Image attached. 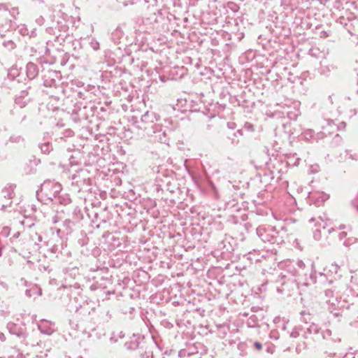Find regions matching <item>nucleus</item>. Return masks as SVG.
Returning a JSON list of instances; mask_svg holds the SVG:
<instances>
[{
	"label": "nucleus",
	"instance_id": "nucleus-1",
	"mask_svg": "<svg viewBox=\"0 0 358 358\" xmlns=\"http://www.w3.org/2000/svg\"><path fill=\"white\" fill-rule=\"evenodd\" d=\"M339 287L334 285L331 288L325 290V296L327 298V303L328 306V310L335 317L341 315L340 310L343 306L341 301L338 299L339 298Z\"/></svg>",
	"mask_w": 358,
	"mask_h": 358
},
{
	"label": "nucleus",
	"instance_id": "nucleus-2",
	"mask_svg": "<svg viewBox=\"0 0 358 358\" xmlns=\"http://www.w3.org/2000/svg\"><path fill=\"white\" fill-rule=\"evenodd\" d=\"M257 234L264 243L278 245L284 241L283 236L280 234V232L276 230L275 227L266 229L259 227L257 229Z\"/></svg>",
	"mask_w": 358,
	"mask_h": 358
},
{
	"label": "nucleus",
	"instance_id": "nucleus-3",
	"mask_svg": "<svg viewBox=\"0 0 358 358\" xmlns=\"http://www.w3.org/2000/svg\"><path fill=\"white\" fill-rule=\"evenodd\" d=\"M62 190V186L59 182L47 180L45 181L41 188V193L48 200L53 201L56 199Z\"/></svg>",
	"mask_w": 358,
	"mask_h": 358
},
{
	"label": "nucleus",
	"instance_id": "nucleus-4",
	"mask_svg": "<svg viewBox=\"0 0 358 358\" xmlns=\"http://www.w3.org/2000/svg\"><path fill=\"white\" fill-rule=\"evenodd\" d=\"M42 334L51 335L55 331V324L47 320H42L38 325Z\"/></svg>",
	"mask_w": 358,
	"mask_h": 358
},
{
	"label": "nucleus",
	"instance_id": "nucleus-5",
	"mask_svg": "<svg viewBox=\"0 0 358 358\" xmlns=\"http://www.w3.org/2000/svg\"><path fill=\"white\" fill-rule=\"evenodd\" d=\"M160 117L155 112L147 111L142 117L141 122L145 124H150L157 122Z\"/></svg>",
	"mask_w": 358,
	"mask_h": 358
},
{
	"label": "nucleus",
	"instance_id": "nucleus-6",
	"mask_svg": "<svg viewBox=\"0 0 358 358\" xmlns=\"http://www.w3.org/2000/svg\"><path fill=\"white\" fill-rule=\"evenodd\" d=\"M26 69L27 76L29 79H34L38 76V69L35 64L32 62H29L27 64Z\"/></svg>",
	"mask_w": 358,
	"mask_h": 358
},
{
	"label": "nucleus",
	"instance_id": "nucleus-7",
	"mask_svg": "<svg viewBox=\"0 0 358 358\" xmlns=\"http://www.w3.org/2000/svg\"><path fill=\"white\" fill-rule=\"evenodd\" d=\"M154 130L153 133L156 134L155 138L158 139L159 141L162 143H166V134L165 131H162V126L159 124H154Z\"/></svg>",
	"mask_w": 358,
	"mask_h": 358
},
{
	"label": "nucleus",
	"instance_id": "nucleus-8",
	"mask_svg": "<svg viewBox=\"0 0 358 358\" xmlns=\"http://www.w3.org/2000/svg\"><path fill=\"white\" fill-rule=\"evenodd\" d=\"M322 334L324 339H330L335 343L341 342V338L336 333H333L330 329L324 330Z\"/></svg>",
	"mask_w": 358,
	"mask_h": 358
},
{
	"label": "nucleus",
	"instance_id": "nucleus-9",
	"mask_svg": "<svg viewBox=\"0 0 358 358\" xmlns=\"http://www.w3.org/2000/svg\"><path fill=\"white\" fill-rule=\"evenodd\" d=\"M7 327L10 334H15L19 337L22 335V330L18 328L15 324L10 322L8 324Z\"/></svg>",
	"mask_w": 358,
	"mask_h": 358
},
{
	"label": "nucleus",
	"instance_id": "nucleus-10",
	"mask_svg": "<svg viewBox=\"0 0 358 358\" xmlns=\"http://www.w3.org/2000/svg\"><path fill=\"white\" fill-rule=\"evenodd\" d=\"M25 294L27 296L31 297L34 295L41 296L42 290L40 287L34 285L31 287L30 289H27L25 292Z\"/></svg>",
	"mask_w": 358,
	"mask_h": 358
},
{
	"label": "nucleus",
	"instance_id": "nucleus-11",
	"mask_svg": "<svg viewBox=\"0 0 358 358\" xmlns=\"http://www.w3.org/2000/svg\"><path fill=\"white\" fill-rule=\"evenodd\" d=\"M320 331V329L315 324H312L308 328L307 331L304 333L303 337L305 338H308V334H317Z\"/></svg>",
	"mask_w": 358,
	"mask_h": 358
},
{
	"label": "nucleus",
	"instance_id": "nucleus-12",
	"mask_svg": "<svg viewBox=\"0 0 358 358\" xmlns=\"http://www.w3.org/2000/svg\"><path fill=\"white\" fill-rule=\"evenodd\" d=\"M329 199V196L326 194L321 193L318 198L315 197L314 195L310 196V199L315 201L316 205H320Z\"/></svg>",
	"mask_w": 358,
	"mask_h": 358
},
{
	"label": "nucleus",
	"instance_id": "nucleus-13",
	"mask_svg": "<svg viewBox=\"0 0 358 358\" xmlns=\"http://www.w3.org/2000/svg\"><path fill=\"white\" fill-rule=\"evenodd\" d=\"M243 136L242 130L238 129L236 132L233 133L232 135L229 136V138L231 140V143L236 145L239 143V137Z\"/></svg>",
	"mask_w": 358,
	"mask_h": 358
},
{
	"label": "nucleus",
	"instance_id": "nucleus-14",
	"mask_svg": "<svg viewBox=\"0 0 358 358\" xmlns=\"http://www.w3.org/2000/svg\"><path fill=\"white\" fill-rule=\"evenodd\" d=\"M0 9H3L5 10H8L10 15L12 17H13L14 18H15V16L19 14V11H18V8H17L13 7V8H11L10 9H8V6L6 5V4H1L0 5Z\"/></svg>",
	"mask_w": 358,
	"mask_h": 358
},
{
	"label": "nucleus",
	"instance_id": "nucleus-15",
	"mask_svg": "<svg viewBox=\"0 0 358 358\" xmlns=\"http://www.w3.org/2000/svg\"><path fill=\"white\" fill-rule=\"evenodd\" d=\"M6 195L8 196V199H7L6 202L0 203V210H4L7 206H8L11 204L10 199H12V196H13V192H9L8 190H6Z\"/></svg>",
	"mask_w": 358,
	"mask_h": 358
},
{
	"label": "nucleus",
	"instance_id": "nucleus-16",
	"mask_svg": "<svg viewBox=\"0 0 358 358\" xmlns=\"http://www.w3.org/2000/svg\"><path fill=\"white\" fill-rule=\"evenodd\" d=\"M40 148L41 151L45 154L50 153V152L52 150V145L48 142L41 144Z\"/></svg>",
	"mask_w": 358,
	"mask_h": 358
},
{
	"label": "nucleus",
	"instance_id": "nucleus-17",
	"mask_svg": "<svg viewBox=\"0 0 358 358\" xmlns=\"http://www.w3.org/2000/svg\"><path fill=\"white\" fill-rule=\"evenodd\" d=\"M3 45L9 50H13L16 48L15 43L11 40L3 41Z\"/></svg>",
	"mask_w": 358,
	"mask_h": 358
},
{
	"label": "nucleus",
	"instance_id": "nucleus-18",
	"mask_svg": "<svg viewBox=\"0 0 358 358\" xmlns=\"http://www.w3.org/2000/svg\"><path fill=\"white\" fill-rule=\"evenodd\" d=\"M339 268L340 266L338 265L336 262H334L329 266V272L337 274Z\"/></svg>",
	"mask_w": 358,
	"mask_h": 358
},
{
	"label": "nucleus",
	"instance_id": "nucleus-19",
	"mask_svg": "<svg viewBox=\"0 0 358 358\" xmlns=\"http://www.w3.org/2000/svg\"><path fill=\"white\" fill-rule=\"evenodd\" d=\"M301 330V329L299 327H294L292 330V331L290 333V336L292 338H297V337H299L300 336Z\"/></svg>",
	"mask_w": 358,
	"mask_h": 358
},
{
	"label": "nucleus",
	"instance_id": "nucleus-20",
	"mask_svg": "<svg viewBox=\"0 0 358 358\" xmlns=\"http://www.w3.org/2000/svg\"><path fill=\"white\" fill-rule=\"evenodd\" d=\"M357 241V238H348V240H346L344 242V245L345 246H349V245L356 243Z\"/></svg>",
	"mask_w": 358,
	"mask_h": 358
},
{
	"label": "nucleus",
	"instance_id": "nucleus-21",
	"mask_svg": "<svg viewBox=\"0 0 358 358\" xmlns=\"http://www.w3.org/2000/svg\"><path fill=\"white\" fill-rule=\"evenodd\" d=\"M313 237L315 240L319 241L321 238V232L319 229H316L313 232Z\"/></svg>",
	"mask_w": 358,
	"mask_h": 358
},
{
	"label": "nucleus",
	"instance_id": "nucleus-22",
	"mask_svg": "<svg viewBox=\"0 0 358 358\" xmlns=\"http://www.w3.org/2000/svg\"><path fill=\"white\" fill-rule=\"evenodd\" d=\"M314 132L312 130H308L306 131L304 134H303V136L306 138V139H309V138H313L314 136Z\"/></svg>",
	"mask_w": 358,
	"mask_h": 358
},
{
	"label": "nucleus",
	"instance_id": "nucleus-23",
	"mask_svg": "<svg viewBox=\"0 0 358 358\" xmlns=\"http://www.w3.org/2000/svg\"><path fill=\"white\" fill-rule=\"evenodd\" d=\"M90 46L94 50H97L99 49V43L96 41H92L90 43Z\"/></svg>",
	"mask_w": 358,
	"mask_h": 358
},
{
	"label": "nucleus",
	"instance_id": "nucleus-24",
	"mask_svg": "<svg viewBox=\"0 0 358 358\" xmlns=\"http://www.w3.org/2000/svg\"><path fill=\"white\" fill-rule=\"evenodd\" d=\"M141 351V349H139V353H141V358H150V357H152L150 352H145L144 353H143Z\"/></svg>",
	"mask_w": 358,
	"mask_h": 358
},
{
	"label": "nucleus",
	"instance_id": "nucleus-25",
	"mask_svg": "<svg viewBox=\"0 0 358 358\" xmlns=\"http://www.w3.org/2000/svg\"><path fill=\"white\" fill-rule=\"evenodd\" d=\"M295 264L296 266L300 269H303L306 266L304 262L302 260H297Z\"/></svg>",
	"mask_w": 358,
	"mask_h": 358
},
{
	"label": "nucleus",
	"instance_id": "nucleus-26",
	"mask_svg": "<svg viewBox=\"0 0 358 358\" xmlns=\"http://www.w3.org/2000/svg\"><path fill=\"white\" fill-rule=\"evenodd\" d=\"M319 220L321 221V223H319V220L317 221V223L319 224L320 227H322L323 229H325V227L327 225V223L324 222V220L322 217H319Z\"/></svg>",
	"mask_w": 358,
	"mask_h": 358
},
{
	"label": "nucleus",
	"instance_id": "nucleus-27",
	"mask_svg": "<svg viewBox=\"0 0 358 358\" xmlns=\"http://www.w3.org/2000/svg\"><path fill=\"white\" fill-rule=\"evenodd\" d=\"M339 355H340V358H350V357L354 358V356L352 353H350V354L347 353L343 356L342 353H340Z\"/></svg>",
	"mask_w": 358,
	"mask_h": 358
},
{
	"label": "nucleus",
	"instance_id": "nucleus-28",
	"mask_svg": "<svg viewBox=\"0 0 358 358\" xmlns=\"http://www.w3.org/2000/svg\"><path fill=\"white\" fill-rule=\"evenodd\" d=\"M36 21L39 25H42L44 23L45 20L42 16H40L36 20Z\"/></svg>",
	"mask_w": 358,
	"mask_h": 358
},
{
	"label": "nucleus",
	"instance_id": "nucleus-29",
	"mask_svg": "<svg viewBox=\"0 0 358 358\" xmlns=\"http://www.w3.org/2000/svg\"><path fill=\"white\" fill-rule=\"evenodd\" d=\"M254 346L257 350H261L262 348V345L259 342H255Z\"/></svg>",
	"mask_w": 358,
	"mask_h": 358
},
{
	"label": "nucleus",
	"instance_id": "nucleus-30",
	"mask_svg": "<svg viewBox=\"0 0 358 358\" xmlns=\"http://www.w3.org/2000/svg\"><path fill=\"white\" fill-rule=\"evenodd\" d=\"M269 336L271 338L275 339V340H277L278 338V336L275 335V334L273 332H271L269 334Z\"/></svg>",
	"mask_w": 358,
	"mask_h": 358
},
{
	"label": "nucleus",
	"instance_id": "nucleus-31",
	"mask_svg": "<svg viewBox=\"0 0 358 358\" xmlns=\"http://www.w3.org/2000/svg\"><path fill=\"white\" fill-rule=\"evenodd\" d=\"M245 128H246L248 130H250V131H253L254 130L253 126L250 124H246L245 125Z\"/></svg>",
	"mask_w": 358,
	"mask_h": 358
},
{
	"label": "nucleus",
	"instance_id": "nucleus-32",
	"mask_svg": "<svg viewBox=\"0 0 358 358\" xmlns=\"http://www.w3.org/2000/svg\"><path fill=\"white\" fill-rule=\"evenodd\" d=\"M227 126L229 129H234L235 128V123L229 122V123H227Z\"/></svg>",
	"mask_w": 358,
	"mask_h": 358
},
{
	"label": "nucleus",
	"instance_id": "nucleus-33",
	"mask_svg": "<svg viewBox=\"0 0 358 358\" xmlns=\"http://www.w3.org/2000/svg\"><path fill=\"white\" fill-rule=\"evenodd\" d=\"M346 235H347L346 232H341V233H340V234H339V238H340L341 240H342L343 238H345V237H346Z\"/></svg>",
	"mask_w": 358,
	"mask_h": 358
},
{
	"label": "nucleus",
	"instance_id": "nucleus-34",
	"mask_svg": "<svg viewBox=\"0 0 358 358\" xmlns=\"http://www.w3.org/2000/svg\"><path fill=\"white\" fill-rule=\"evenodd\" d=\"M0 340H1L2 342H3V341H6V336H5V335H4L3 333H1V332H0Z\"/></svg>",
	"mask_w": 358,
	"mask_h": 358
},
{
	"label": "nucleus",
	"instance_id": "nucleus-35",
	"mask_svg": "<svg viewBox=\"0 0 358 358\" xmlns=\"http://www.w3.org/2000/svg\"><path fill=\"white\" fill-rule=\"evenodd\" d=\"M350 157L352 159H355V160H357L358 158H357V154H355V155H350Z\"/></svg>",
	"mask_w": 358,
	"mask_h": 358
},
{
	"label": "nucleus",
	"instance_id": "nucleus-36",
	"mask_svg": "<svg viewBox=\"0 0 358 358\" xmlns=\"http://www.w3.org/2000/svg\"><path fill=\"white\" fill-rule=\"evenodd\" d=\"M35 236H37L36 238L38 241V242H41L42 241V236H41L38 235L37 233H35Z\"/></svg>",
	"mask_w": 358,
	"mask_h": 358
},
{
	"label": "nucleus",
	"instance_id": "nucleus-37",
	"mask_svg": "<svg viewBox=\"0 0 358 358\" xmlns=\"http://www.w3.org/2000/svg\"><path fill=\"white\" fill-rule=\"evenodd\" d=\"M20 33L22 34V35H25L27 34V30L26 29H20Z\"/></svg>",
	"mask_w": 358,
	"mask_h": 358
},
{
	"label": "nucleus",
	"instance_id": "nucleus-38",
	"mask_svg": "<svg viewBox=\"0 0 358 358\" xmlns=\"http://www.w3.org/2000/svg\"><path fill=\"white\" fill-rule=\"evenodd\" d=\"M57 222H58V217H57V215H55V216H54V217H52V222H53V223H57Z\"/></svg>",
	"mask_w": 358,
	"mask_h": 358
},
{
	"label": "nucleus",
	"instance_id": "nucleus-39",
	"mask_svg": "<svg viewBox=\"0 0 358 358\" xmlns=\"http://www.w3.org/2000/svg\"><path fill=\"white\" fill-rule=\"evenodd\" d=\"M266 351L269 353H273V347H268L267 348V350Z\"/></svg>",
	"mask_w": 358,
	"mask_h": 358
},
{
	"label": "nucleus",
	"instance_id": "nucleus-40",
	"mask_svg": "<svg viewBox=\"0 0 358 358\" xmlns=\"http://www.w3.org/2000/svg\"><path fill=\"white\" fill-rule=\"evenodd\" d=\"M36 237H37V236H35V235L34 236H33V235L31 236V238H32L33 241H34L35 238H36Z\"/></svg>",
	"mask_w": 358,
	"mask_h": 358
},
{
	"label": "nucleus",
	"instance_id": "nucleus-41",
	"mask_svg": "<svg viewBox=\"0 0 358 358\" xmlns=\"http://www.w3.org/2000/svg\"><path fill=\"white\" fill-rule=\"evenodd\" d=\"M281 230H282V231H284V232H286V229H285V227H281Z\"/></svg>",
	"mask_w": 358,
	"mask_h": 358
},
{
	"label": "nucleus",
	"instance_id": "nucleus-42",
	"mask_svg": "<svg viewBox=\"0 0 358 358\" xmlns=\"http://www.w3.org/2000/svg\"><path fill=\"white\" fill-rule=\"evenodd\" d=\"M331 123H332V121L328 120V124H331ZM329 126H331V125H329Z\"/></svg>",
	"mask_w": 358,
	"mask_h": 358
},
{
	"label": "nucleus",
	"instance_id": "nucleus-43",
	"mask_svg": "<svg viewBox=\"0 0 358 358\" xmlns=\"http://www.w3.org/2000/svg\"><path fill=\"white\" fill-rule=\"evenodd\" d=\"M313 221H315V218H312V219H310V222H313Z\"/></svg>",
	"mask_w": 358,
	"mask_h": 358
},
{
	"label": "nucleus",
	"instance_id": "nucleus-44",
	"mask_svg": "<svg viewBox=\"0 0 358 358\" xmlns=\"http://www.w3.org/2000/svg\"><path fill=\"white\" fill-rule=\"evenodd\" d=\"M65 222H68V223H71V221H69V220H66Z\"/></svg>",
	"mask_w": 358,
	"mask_h": 358
},
{
	"label": "nucleus",
	"instance_id": "nucleus-45",
	"mask_svg": "<svg viewBox=\"0 0 358 358\" xmlns=\"http://www.w3.org/2000/svg\"><path fill=\"white\" fill-rule=\"evenodd\" d=\"M304 313H305L304 311H301V315H303Z\"/></svg>",
	"mask_w": 358,
	"mask_h": 358
},
{
	"label": "nucleus",
	"instance_id": "nucleus-46",
	"mask_svg": "<svg viewBox=\"0 0 358 358\" xmlns=\"http://www.w3.org/2000/svg\"><path fill=\"white\" fill-rule=\"evenodd\" d=\"M302 285L306 286L307 284L306 283H303Z\"/></svg>",
	"mask_w": 358,
	"mask_h": 358
},
{
	"label": "nucleus",
	"instance_id": "nucleus-47",
	"mask_svg": "<svg viewBox=\"0 0 358 358\" xmlns=\"http://www.w3.org/2000/svg\"><path fill=\"white\" fill-rule=\"evenodd\" d=\"M78 358H83V357H81V356H79Z\"/></svg>",
	"mask_w": 358,
	"mask_h": 358
}]
</instances>
